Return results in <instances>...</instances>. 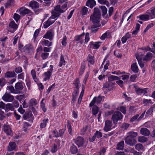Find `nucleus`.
I'll return each mask as SVG.
<instances>
[{
	"label": "nucleus",
	"instance_id": "obj_1",
	"mask_svg": "<svg viewBox=\"0 0 155 155\" xmlns=\"http://www.w3.org/2000/svg\"><path fill=\"white\" fill-rule=\"evenodd\" d=\"M94 12L90 17V20L93 24L91 26V28H94L101 26L99 24V20L101 17V13L98 8H95L94 9Z\"/></svg>",
	"mask_w": 155,
	"mask_h": 155
},
{
	"label": "nucleus",
	"instance_id": "obj_2",
	"mask_svg": "<svg viewBox=\"0 0 155 155\" xmlns=\"http://www.w3.org/2000/svg\"><path fill=\"white\" fill-rule=\"evenodd\" d=\"M138 18L140 20L144 21L149 20L150 18L151 19L155 18V7L150 10L149 15H143L137 17V18Z\"/></svg>",
	"mask_w": 155,
	"mask_h": 155
},
{
	"label": "nucleus",
	"instance_id": "obj_3",
	"mask_svg": "<svg viewBox=\"0 0 155 155\" xmlns=\"http://www.w3.org/2000/svg\"><path fill=\"white\" fill-rule=\"evenodd\" d=\"M123 118L121 113L119 111L116 112L113 114L112 117V120L114 124H116L118 120H121Z\"/></svg>",
	"mask_w": 155,
	"mask_h": 155
},
{
	"label": "nucleus",
	"instance_id": "obj_4",
	"mask_svg": "<svg viewBox=\"0 0 155 155\" xmlns=\"http://www.w3.org/2000/svg\"><path fill=\"white\" fill-rule=\"evenodd\" d=\"M54 8V11H52V15L51 16H53L54 14L55 13V14L56 15L54 16V18H56L59 17L60 16L61 13H63L65 11L61 9V8L60 5H57Z\"/></svg>",
	"mask_w": 155,
	"mask_h": 155
},
{
	"label": "nucleus",
	"instance_id": "obj_5",
	"mask_svg": "<svg viewBox=\"0 0 155 155\" xmlns=\"http://www.w3.org/2000/svg\"><path fill=\"white\" fill-rule=\"evenodd\" d=\"M56 15L55 13L54 14L53 16H51L50 17L47 21L45 22L44 25V27L45 28H47L51 25L53 24L55 21V20L54 19L55 15Z\"/></svg>",
	"mask_w": 155,
	"mask_h": 155
},
{
	"label": "nucleus",
	"instance_id": "obj_6",
	"mask_svg": "<svg viewBox=\"0 0 155 155\" xmlns=\"http://www.w3.org/2000/svg\"><path fill=\"white\" fill-rule=\"evenodd\" d=\"M39 3L36 1L31 2L29 3V6L31 7L32 9L34 10V11L35 13L38 14L37 13L39 11H41L42 9H38L37 11L35 10L36 9L38 8L39 7Z\"/></svg>",
	"mask_w": 155,
	"mask_h": 155
},
{
	"label": "nucleus",
	"instance_id": "obj_7",
	"mask_svg": "<svg viewBox=\"0 0 155 155\" xmlns=\"http://www.w3.org/2000/svg\"><path fill=\"white\" fill-rule=\"evenodd\" d=\"M125 142L127 144L133 146L136 143V140L134 138L127 136L125 139Z\"/></svg>",
	"mask_w": 155,
	"mask_h": 155
},
{
	"label": "nucleus",
	"instance_id": "obj_8",
	"mask_svg": "<svg viewBox=\"0 0 155 155\" xmlns=\"http://www.w3.org/2000/svg\"><path fill=\"white\" fill-rule=\"evenodd\" d=\"M102 100V97L100 96L98 97H94L90 104V106L92 107L95 103L98 104L101 103Z\"/></svg>",
	"mask_w": 155,
	"mask_h": 155
},
{
	"label": "nucleus",
	"instance_id": "obj_9",
	"mask_svg": "<svg viewBox=\"0 0 155 155\" xmlns=\"http://www.w3.org/2000/svg\"><path fill=\"white\" fill-rule=\"evenodd\" d=\"M14 98V97L10 94L6 92L2 97V99L7 102L12 101Z\"/></svg>",
	"mask_w": 155,
	"mask_h": 155
},
{
	"label": "nucleus",
	"instance_id": "obj_10",
	"mask_svg": "<svg viewBox=\"0 0 155 155\" xmlns=\"http://www.w3.org/2000/svg\"><path fill=\"white\" fill-rule=\"evenodd\" d=\"M112 123L111 121L109 120H107L105 121V126L104 128V130L106 132L110 130L112 125Z\"/></svg>",
	"mask_w": 155,
	"mask_h": 155
},
{
	"label": "nucleus",
	"instance_id": "obj_11",
	"mask_svg": "<svg viewBox=\"0 0 155 155\" xmlns=\"http://www.w3.org/2000/svg\"><path fill=\"white\" fill-rule=\"evenodd\" d=\"M54 35V33L51 30H50L48 31L43 38L46 39H48L52 41L53 40Z\"/></svg>",
	"mask_w": 155,
	"mask_h": 155
},
{
	"label": "nucleus",
	"instance_id": "obj_12",
	"mask_svg": "<svg viewBox=\"0 0 155 155\" xmlns=\"http://www.w3.org/2000/svg\"><path fill=\"white\" fill-rule=\"evenodd\" d=\"M19 11L20 14L21 16H24L25 15L31 12L30 10L25 7H21L19 9Z\"/></svg>",
	"mask_w": 155,
	"mask_h": 155
},
{
	"label": "nucleus",
	"instance_id": "obj_13",
	"mask_svg": "<svg viewBox=\"0 0 155 155\" xmlns=\"http://www.w3.org/2000/svg\"><path fill=\"white\" fill-rule=\"evenodd\" d=\"M74 141L79 147L83 146L84 141V139L82 137H79L75 139Z\"/></svg>",
	"mask_w": 155,
	"mask_h": 155
},
{
	"label": "nucleus",
	"instance_id": "obj_14",
	"mask_svg": "<svg viewBox=\"0 0 155 155\" xmlns=\"http://www.w3.org/2000/svg\"><path fill=\"white\" fill-rule=\"evenodd\" d=\"M134 87L135 89V90L137 94L138 95H140L142 93L145 94L147 93L146 89H140L135 86H134Z\"/></svg>",
	"mask_w": 155,
	"mask_h": 155
},
{
	"label": "nucleus",
	"instance_id": "obj_15",
	"mask_svg": "<svg viewBox=\"0 0 155 155\" xmlns=\"http://www.w3.org/2000/svg\"><path fill=\"white\" fill-rule=\"evenodd\" d=\"M3 130L8 135H11L12 134V130L10 126L8 125H4Z\"/></svg>",
	"mask_w": 155,
	"mask_h": 155
},
{
	"label": "nucleus",
	"instance_id": "obj_16",
	"mask_svg": "<svg viewBox=\"0 0 155 155\" xmlns=\"http://www.w3.org/2000/svg\"><path fill=\"white\" fill-rule=\"evenodd\" d=\"M33 47L30 44H28L25 46L23 48V51L29 53L33 50Z\"/></svg>",
	"mask_w": 155,
	"mask_h": 155
},
{
	"label": "nucleus",
	"instance_id": "obj_17",
	"mask_svg": "<svg viewBox=\"0 0 155 155\" xmlns=\"http://www.w3.org/2000/svg\"><path fill=\"white\" fill-rule=\"evenodd\" d=\"M16 75V74L14 71H8L5 74V77L7 78H11L15 77Z\"/></svg>",
	"mask_w": 155,
	"mask_h": 155
},
{
	"label": "nucleus",
	"instance_id": "obj_18",
	"mask_svg": "<svg viewBox=\"0 0 155 155\" xmlns=\"http://www.w3.org/2000/svg\"><path fill=\"white\" fill-rule=\"evenodd\" d=\"M140 134L145 136H148L150 134V131L146 128H143L140 130Z\"/></svg>",
	"mask_w": 155,
	"mask_h": 155
},
{
	"label": "nucleus",
	"instance_id": "obj_19",
	"mask_svg": "<svg viewBox=\"0 0 155 155\" xmlns=\"http://www.w3.org/2000/svg\"><path fill=\"white\" fill-rule=\"evenodd\" d=\"M99 8H101L102 12V15L104 16V18H109V16L108 15L105 16V15L107 12V9L106 7L104 6H100Z\"/></svg>",
	"mask_w": 155,
	"mask_h": 155
},
{
	"label": "nucleus",
	"instance_id": "obj_20",
	"mask_svg": "<svg viewBox=\"0 0 155 155\" xmlns=\"http://www.w3.org/2000/svg\"><path fill=\"white\" fill-rule=\"evenodd\" d=\"M96 5V2L94 0H88L86 5L91 8H93Z\"/></svg>",
	"mask_w": 155,
	"mask_h": 155
},
{
	"label": "nucleus",
	"instance_id": "obj_21",
	"mask_svg": "<svg viewBox=\"0 0 155 155\" xmlns=\"http://www.w3.org/2000/svg\"><path fill=\"white\" fill-rule=\"evenodd\" d=\"M37 104L36 100L34 98H32L30 100L29 102V107L35 106Z\"/></svg>",
	"mask_w": 155,
	"mask_h": 155
},
{
	"label": "nucleus",
	"instance_id": "obj_22",
	"mask_svg": "<svg viewBox=\"0 0 155 155\" xmlns=\"http://www.w3.org/2000/svg\"><path fill=\"white\" fill-rule=\"evenodd\" d=\"M41 43L43 45L50 47L51 46L52 42L49 41L48 40L44 39L41 41Z\"/></svg>",
	"mask_w": 155,
	"mask_h": 155
},
{
	"label": "nucleus",
	"instance_id": "obj_23",
	"mask_svg": "<svg viewBox=\"0 0 155 155\" xmlns=\"http://www.w3.org/2000/svg\"><path fill=\"white\" fill-rule=\"evenodd\" d=\"M16 143L14 142H11L9 143L8 146V150L11 151L15 150L16 148Z\"/></svg>",
	"mask_w": 155,
	"mask_h": 155
},
{
	"label": "nucleus",
	"instance_id": "obj_24",
	"mask_svg": "<svg viewBox=\"0 0 155 155\" xmlns=\"http://www.w3.org/2000/svg\"><path fill=\"white\" fill-rule=\"evenodd\" d=\"M131 69L132 70L134 73H137L139 71V69L136 63H134L132 64Z\"/></svg>",
	"mask_w": 155,
	"mask_h": 155
},
{
	"label": "nucleus",
	"instance_id": "obj_25",
	"mask_svg": "<svg viewBox=\"0 0 155 155\" xmlns=\"http://www.w3.org/2000/svg\"><path fill=\"white\" fill-rule=\"evenodd\" d=\"M9 26L10 28L13 29V33L17 29L18 27V25L16 24L14 21H12L10 23Z\"/></svg>",
	"mask_w": 155,
	"mask_h": 155
},
{
	"label": "nucleus",
	"instance_id": "obj_26",
	"mask_svg": "<svg viewBox=\"0 0 155 155\" xmlns=\"http://www.w3.org/2000/svg\"><path fill=\"white\" fill-rule=\"evenodd\" d=\"M15 88L17 90H21L23 88L22 82H18L15 85Z\"/></svg>",
	"mask_w": 155,
	"mask_h": 155
},
{
	"label": "nucleus",
	"instance_id": "obj_27",
	"mask_svg": "<svg viewBox=\"0 0 155 155\" xmlns=\"http://www.w3.org/2000/svg\"><path fill=\"white\" fill-rule=\"evenodd\" d=\"M99 108L96 105L93 106L92 110V113L93 115H95L99 112Z\"/></svg>",
	"mask_w": 155,
	"mask_h": 155
},
{
	"label": "nucleus",
	"instance_id": "obj_28",
	"mask_svg": "<svg viewBox=\"0 0 155 155\" xmlns=\"http://www.w3.org/2000/svg\"><path fill=\"white\" fill-rule=\"evenodd\" d=\"M45 78L44 79V80L46 81L47 80H49L51 75V72L49 71H48L47 72L44 73Z\"/></svg>",
	"mask_w": 155,
	"mask_h": 155
},
{
	"label": "nucleus",
	"instance_id": "obj_29",
	"mask_svg": "<svg viewBox=\"0 0 155 155\" xmlns=\"http://www.w3.org/2000/svg\"><path fill=\"white\" fill-rule=\"evenodd\" d=\"M124 146V141H122L119 143L117 145V149L119 150H122Z\"/></svg>",
	"mask_w": 155,
	"mask_h": 155
},
{
	"label": "nucleus",
	"instance_id": "obj_30",
	"mask_svg": "<svg viewBox=\"0 0 155 155\" xmlns=\"http://www.w3.org/2000/svg\"><path fill=\"white\" fill-rule=\"evenodd\" d=\"M81 13L82 15H86L88 13L87 8L86 7H82L80 12Z\"/></svg>",
	"mask_w": 155,
	"mask_h": 155
},
{
	"label": "nucleus",
	"instance_id": "obj_31",
	"mask_svg": "<svg viewBox=\"0 0 155 155\" xmlns=\"http://www.w3.org/2000/svg\"><path fill=\"white\" fill-rule=\"evenodd\" d=\"M87 60L89 63L88 64L89 66H90L89 64H94V61L93 59V57L91 54H89L88 55Z\"/></svg>",
	"mask_w": 155,
	"mask_h": 155
},
{
	"label": "nucleus",
	"instance_id": "obj_32",
	"mask_svg": "<svg viewBox=\"0 0 155 155\" xmlns=\"http://www.w3.org/2000/svg\"><path fill=\"white\" fill-rule=\"evenodd\" d=\"M70 152L73 154L76 153L77 152L76 147L74 145H72L70 147Z\"/></svg>",
	"mask_w": 155,
	"mask_h": 155
},
{
	"label": "nucleus",
	"instance_id": "obj_33",
	"mask_svg": "<svg viewBox=\"0 0 155 155\" xmlns=\"http://www.w3.org/2000/svg\"><path fill=\"white\" fill-rule=\"evenodd\" d=\"M14 3V1L13 0H8L7 2L5 4V7L6 8L10 7L13 5Z\"/></svg>",
	"mask_w": 155,
	"mask_h": 155
},
{
	"label": "nucleus",
	"instance_id": "obj_34",
	"mask_svg": "<svg viewBox=\"0 0 155 155\" xmlns=\"http://www.w3.org/2000/svg\"><path fill=\"white\" fill-rule=\"evenodd\" d=\"M65 61L64 59V56L61 54L60 57L59 66L60 67H61L63 65H65Z\"/></svg>",
	"mask_w": 155,
	"mask_h": 155
},
{
	"label": "nucleus",
	"instance_id": "obj_35",
	"mask_svg": "<svg viewBox=\"0 0 155 155\" xmlns=\"http://www.w3.org/2000/svg\"><path fill=\"white\" fill-rule=\"evenodd\" d=\"M6 111H8L9 110H13L14 108L12 104H8L6 105Z\"/></svg>",
	"mask_w": 155,
	"mask_h": 155
},
{
	"label": "nucleus",
	"instance_id": "obj_36",
	"mask_svg": "<svg viewBox=\"0 0 155 155\" xmlns=\"http://www.w3.org/2000/svg\"><path fill=\"white\" fill-rule=\"evenodd\" d=\"M45 100L44 98H43L41 102L40 105L43 111L45 112L47 110L46 108L45 107V103L43 102Z\"/></svg>",
	"mask_w": 155,
	"mask_h": 155
},
{
	"label": "nucleus",
	"instance_id": "obj_37",
	"mask_svg": "<svg viewBox=\"0 0 155 155\" xmlns=\"http://www.w3.org/2000/svg\"><path fill=\"white\" fill-rule=\"evenodd\" d=\"M32 115V114L31 112L27 113H26L23 115V118L25 120H27L30 118L31 117Z\"/></svg>",
	"mask_w": 155,
	"mask_h": 155
},
{
	"label": "nucleus",
	"instance_id": "obj_38",
	"mask_svg": "<svg viewBox=\"0 0 155 155\" xmlns=\"http://www.w3.org/2000/svg\"><path fill=\"white\" fill-rule=\"evenodd\" d=\"M152 57V54L150 52H148L143 58V60H147L150 59Z\"/></svg>",
	"mask_w": 155,
	"mask_h": 155
},
{
	"label": "nucleus",
	"instance_id": "obj_39",
	"mask_svg": "<svg viewBox=\"0 0 155 155\" xmlns=\"http://www.w3.org/2000/svg\"><path fill=\"white\" fill-rule=\"evenodd\" d=\"M136 58L138 60L139 64L141 68H142L144 67V64L142 63L141 61V59L140 58H139L138 55L137 54H136Z\"/></svg>",
	"mask_w": 155,
	"mask_h": 155
},
{
	"label": "nucleus",
	"instance_id": "obj_40",
	"mask_svg": "<svg viewBox=\"0 0 155 155\" xmlns=\"http://www.w3.org/2000/svg\"><path fill=\"white\" fill-rule=\"evenodd\" d=\"M48 119H45L43 120V123H41L40 125V127L41 128H44L46 126L47 123L48 122Z\"/></svg>",
	"mask_w": 155,
	"mask_h": 155
},
{
	"label": "nucleus",
	"instance_id": "obj_41",
	"mask_svg": "<svg viewBox=\"0 0 155 155\" xmlns=\"http://www.w3.org/2000/svg\"><path fill=\"white\" fill-rule=\"evenodd\" d=\"M7 89L9 93H16L14 87L12 86H8L7 87Z\"/></svg>",
	"mask_w": 155,
	"mask_h": 155
},
{
	"label": "nucleus",
	"instance_id": "obj_42",
	"mask_svg": "<svg viewBox=\"0 0 155 155\" xmlns=\"http://www.w3.org/2000/svg\"><path fill=\"white\" fill-rule=\"evenodd\" d=\"M31 74L34 81L35 82H37L38 80L36 78V73L35 70L34 69L32 70L31 72Z\"/></svg>",
	"mask_w": 155,
	"mask_h": 155
},
{
	"label": "nucleus",
	"instance_id": "obj_43",
	"mask_svg": "<svg viewBox=\"0 0 155 155\" xmlns=\"http://www.w3.org/2000/svg\"><path fill=\"white\" fill-rule=\"evenodd\" d=\"M147 140V139L144 136H140L138 138V141L140 142L143 143L146 142Z\"/></svg>",
	"mask_w": 155,
	"mask_h": 155
},
{
	"label": "nucleus",
	"instance_id": "obj_44",
	"mask_svg": "<svg viewBox=\"0 0 155 155\" xmlns=\"http://www.w3.org/2000/svg\"><path fill=\"white\" fill-rule=\"evenodd\" d=\"M128 134V136H130L131 137L133 138L136 137L137 135V132L133 131L130 132Z\"/></svg>",
	"mask_w": 155,
	"mask_h": 155
},
{
	"label": "nucleus",
	"instance_id": "obj_45",
	"mask_svg": "<svg viewBox=\"0 0 155 155\" xmlns=\"http://www.w3.org/2000/svg\"><path fill=\"white\" fill-rule=\"evenodd\" d=\"M99 42H91L90 43V45L93 46V48L94 49H97L99 48L100 45L98 44V43Z\"/></svg>",
	"mask_w": 155,
	"mask_h": 155
},
{
	"label": "nucleus",
	"instance_id": "obj_46",
	"mask_svg": "<svg viewBox=\"0 0 155 155\" xmlns=\"http://www.w3.org/2000/svg\"><path fill=\"white\" fill-rule=\"evenodd\" d=\"M74 84L76 87V89H79V88L80 87L81 84L79 79L78 78H77L76 80L75 81Z\"/></svg>",
	"mask_w": 155,
	"mask_h": 155
},
{
	"label": "nucleus",
	"instance_id": "obj_47",
	"mask_svg": "<svg viewBox=\"0 0 155 155\" xmlns=\"http://www.w3.org/2000/svg\"><path fill=\"white\" fill-rule=\"evenodd\" d=\"M67 123L68 132L70 134H71L72 133V130L71 126V122L69 120H68Z\"/></svg>",
	"mask_w": 155,
	"mask_h": 155
},
{
	"label": "nucleus",
	"instance_id": "obj_48",
	"mask_svg": "<svg viewBox=\"0 0 155 155\" xmlns=\"http://www.w3.org/2000/svg\"><path fill=\"white\" fill-rule=\"evenodd\" d=\"M98 2L101 4L106 5L107 6H108L109 5L108 2L106 0H98Z\"/></svg>",
	"mask_w": 155,
	"mask_h": 155
},
{
	"label": "nucleus",
	"instance_id": "obj_49",
	"mask_svg": "<svg viewBox=\"0 0 155 155\" xmlns=\"http://www.w3.org/2000/svg\"><path fill=\"white\" fill-rule=\"evenodd\" d=\"M84 35V33H83L81 35L76 36L74 38V40L78 41L79 40H81L83 37Z\"/></svg>",
	"mask_w": 155,
	"mask_h": 155
},
{
	"label": "nucleus",
	"instance_id": "obj_50",
	"mask_svg": "<svg viewBox=\"0 0 155 155\" xmlns=\"http://www.w3.org/2000/svg\"><path fill=\"white\" fill-rule=\"evenodd\" d=\"M135 149L139 151L140 150H142L143 149V147L142 144L138 143L135 146Z\"/></svg>",
	"mask_w": 155,
	"mask_h": 155
},
{
	"label": "nucleus",
	"instance_id": "obj_51",
	"mask_svg": "<svg viewBox=\"0 0 155 155\" xmlns=\"http://www.w3.org/2000/svg\"><path fill=\"white\" fill-rule=\"evenodd\" d=\"M153 112V108L151 107L150 108L147 112L146 114V116L147 117H148L149 115H150L152 114V112Z\"/></svg>",
	"mask_w": 155,
	"mask_h": 155
},
{
	"label": "nucleus",
	"instance_id": "obj_52",
	"mask_svg": "<svg viewBox=\"0 0 155 155\" xmlns=\"http://www.w3.org/2000/svg\"><path fill=\"white\" fill-rule=\"evenodd\" d=\"M110 84L106 82L104 83L103 85V89L104 90L105 89L108 88V91H110L109 88L110 87Z\"/></svg>",
	"mask_w": 155,
	"mask_h": 155
},
{
	"label": "nucleus",
	"instance_id": "obj_53",
	"mask_svg": "<svg viewBox=\"0 0 155 155\" xmlns=\"http://www.w3.org/2000/svg\"><path fill=\"white\" fill-rule=\"evenodd\" d=\"M58 150V147L57 145L55 144H54V146L52 147L51 151L52 153H54L56 152Z\"/></svg>",
	"mask_w": 155,
	"mask_h": 155
},
{
	"label": "nucleus",
	"instance_id": "obj_54",
	"mask_svg": "<svg viewBox=\"0 0 155 155\" xmlns=\"http://www.w3.org/2000/svg\"><path fill=\"white\" fill-rule=\"evenodd\" d=\"M116 83L117 84L121 87L122 88L124 86V82L120 80L117 81Z\"/></svg>",
	"mask_w": 155,
	"mask_h": 155
},
{
	"label": "nucleus",
	"instance_id": "obj_55",
	"mask_svg": "<svg viewBox=\"0 0 155 155\" xmlns=\"http://www.w3.org/2000/svg\"><path fill=\"white\" fill-rule=\"evenodd\" d=\"M66 40L67 37L66 36H64L62 39V41L61 43L62 45L64 46H65L67 45Z\"/></svg>",
	"mask_w": 155,
	"mask_h": 155
},
{
	"label": "nucleus",
	"instance_id": "obj_56",
	"mask_svg": "<svg viewBox=\"0 0 155 155\" xmlns=\"http://www.w3.org/2000/svg\"><path fill=\"white\" fill-rule=\"evenodd\" d=\"M15 71L16 73H19L22 71V69L21 67H18L15 69Z\"/></svg>",
	"mask_w": 155,
	"mask_h": 155
},
{
	"label": "nucleus",
	"instance_id": "obj_57",
	"mask_svg": "<svg viewBox=\"0 0 155 155\" xmlns=\"http://www.w3.org/2000/svg\"><path fill=\"white\" fill-rule=\"evenodd\" d=\"M48 53H43L41 55V57L43 59H45L48 57Z\"/></svg>",
	"mask_w": 155,
	"mask_h": 155
},
{
	"label": "nucleus",
	"instance_id": "obj_58",
	"mask_svg": "<svg viewBox=\"0 0 155 155\" xmlns=\"http://www.w3.org/2000/svg\"><path fill=\"white\" fill-rule=\"evenodd\" d=\"M29 126V124L26 122H24V124L23 126L24 130L25 131H26L27 130V127Z\"/></svg>",
	"mask_w": 155,
	"mask_h": 155
},
{
	"label": "nucleus",
	"instance_id": "obj_59",
	"mask_svg": "<svg viewBox=\"0 0 155 155\" xmlns=\"http://www.w3.org/2000/svg\"><path fill=\"white\" fill-rule=\"evenodd\" d=\"M88 128V126L87 125H86L84 127H83V128L81 130V134H84Z\"/></svg>",
	"mask_w": 155,
	"mask_h": 155
},
{
	"label": "nucleus",
	"instance_id": "obj_60",
	"mask_svg": "<svg viewBox=\"0 0 155 155\" xmlns=\"http://www.w3.org/2000/svg\"><path fill=\"white\" fill-rule=\"evenodd\" d=\"M94 134L96 136V137L97 138H100L102 136V134L101 133L98 131H96Z\"/></svg>",
	"mask_w": 155,
	"mask_h": 155
},
{
	"label": "nucleus",
	"instance_id": "obj_61",
	"mask_svg": "<svg viewBox=\"0 0 155 155\" xmlns=\"http://www.w3.org/2000/svg\"><path fill=\"white\" fill-rule=\"evenodd\" d=\"M20 16L17 13H15L14 15V18L16 21H17L20 18Z\"/></svg>",
	"mask_w": 155,
	"mask_h": 155
},
{
	"label": "nucleus",
	"instance_id": "obj_62",
	"mask_svg": "<svg viewBox=\"0 0 155 155\" xmlns=\"http://www.w3.org/2000/svg\"><path fill=\"white\" fill-rule=\"evenodd\" d=\"M120 110L124 114H125L126 112V107L124 106H121L120 107Z\"/></svg>",
	"mask_w": 155,
	"mask_h": 155
},
{
	"label": "nucleus",
	"instance_id": "obj_63",
	"mask_svg": "<svg viewBox=\"0 0 155 155\" xmlns=\"http://www.w3.org/2000/svg\"><path fill=\"white\" fill-rule=\"evenodd\" d=\"M114 8L113 7H110L109 9V17L110 16L113 12Z\"/></svg>",
	"mask_w": 155,
	"mask_h": 155
},
{
	"label": "nucleus",
	"instance_id": "obj_64",
	"mask_svg": "<svg viewBox=\"0 0 155 155\" xmlns=\"http://www.w3.org/2000/svg\"><path fill=\"white\" fill-rule=\"evenodd\" d=\"M153 23H150L149 24H148L147 26V28L145 29V30L144 31V32H146L151 27H153Z\"/></svg>",
	"mask_w": 155,
	"mask_h": 155
}]
</instances>
